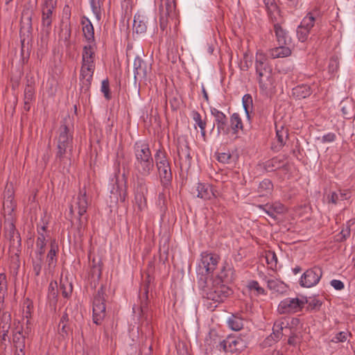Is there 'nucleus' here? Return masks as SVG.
<instances>
[{
	"mask_svg": "<svg viewBox=\"0 0 355 355\" xmlns=\"http://www.w3.org/2000/svg\"><path fill=\"white\" fill-rule=\"evenodd\" d=\"M133 153L136 175L143 179L150 176L155 170V162L149 144L146 141H137L133 145Z\"/></svg>",
	"mask_w": 355,
	"mask_h": 355,
	"instance_id": "obj_1",
	"label": "nucleus"
},
{
	"mask_svg": "<svg viewBox=\"0 0 355 355\" xmlns=\"http://www.w3.org/2000/svg\"><path fill=\"white\" fill-rule=\"evenodd\" d=\"M198 284L203 297L216 304L223 302L232 293V290L220 279H212L209 277H198Z\"/></svg>",
	"mask_w": 355,
	"mask_h": 355,
	"instance_id": "obj_2",
	"label": "nucleus"
},
{
	"mask_svg": "<svg viewBox=\"0 0 355 355\" xmlns=\"http://www.w3.org/2000/svg\"><path fill=\"white\" fill-rule=\"evenodd\" d=\"M95 49L96 44H87L83 49L80 80L81 91L84 93L89 91L92 84L95 70Z\"/></svg>",
	"mask_w": 355,
	"mask_h": 355,
	"instance_id": "obj_3",
	"label": "nucleus"
},
{
	"mask_svg": "<svg viewBox=\"0 0 355 355\" xmlns=\"http://www.w3.org/2000/svg\"><path fill=\"white\" fill-rule=\"evenodd\" d=\"M72 148L73 132L64 122L58 130L55 160L60 163L62 162L67 158L68 152H71Z\"/></svg>",
	"mask_w": 355,
	"mask_h": 355,
	"instance_id": "obj_4",
	"label": "nucleus"
},
{
	"mask_svg": "<svg viewBox=\"0 0 355 355\" xmlns=\"http://www.w3.org/2000/svg\"><path fill=\"white\" fill-rule=\"evenodd\" d=\"M159 27L162 32L166 30L169 20L178 16L177 0H159Z\"/></svg>",
	"mask_w": 355,
	"mask_h": 355,
	"instance_id": "obj_5",
	"label": "nucleus"
},
{
	"mask_svg": "<svg viewBox=\"0 0 355 355\" xmlns=\"http://www.w3.org/2000/svg\"><path fill=\"white\" fill-rule=\"evenodd\" d=\"M247 347V343L240 337L230 336L220 340L216 347L225 353H238Z\"/></svg>",
	"mask_w": 355,
	"mask_h": 355,
	"instance_id": "obj_6",
	"label": "nucleus"
},
{
	"mask_svg": "<svg viewBox=\"0 0 355 355\" xmlns=\"http://www.w3.org/2000/svg\"><path fill=\"white\" fill-rule=\"evenodd\" d=\"M218 261L219 256L218 254L207 252H202L198 266L199 277H209V275L216 269Z\"/></svg>",
	"mask_w": 355,
	"mask_h": 355,
	"instance_id": "obj_7",
	"label": "nucleus"
},
{
	"mask_svg": "<svg viewBox=\"0 0 355 355\" xmlns=\"http://www.w3.org/2000/svg\"><path fill=\"white\" fill-rule=\"evenodd\" d=\"M105 304L104 291L103 287L98 289L94 295L93 300V321L96 324H100L105 317Z\"/></svg>",
	"mask_w": 355,
	"mask_h": 355,
	"instance_id": "obj_8",
	"label": "nucleus"
},
{
	"mask_svg": "<svg viewBox=\"0 0 355 355\" xmlns=\"http://www.w3.org/2000/svg\"><path fill=\"white\" fill-rule=\"evenodd\" d=\"M177 151L179 164L181 169H189L191 165L192 157L189 142L184 137H179L177 141Z\"/></svg>",
	"mask_w": 355,
	"mask_h": 355,
	"instance_id": "obj_9",
	"label": "nucleus"
},
{
	"mask_svg": "<svg viewBox=\"0 0 355 355\" xmlns=\"http://www.w3.org/2000/svg\"><path fill=\"white\" fill-rule=\"evenodd\" d=\"M304 304L303 300L297 297H288L279 302L277 311L280 314H293L302 311Z\"/></svg>",
	"mask_w": 355,
	"mask_h": 355,
	"instance_id": "obj_10",
	"label": "nucleus"
},
{
	"mask_svg": "<svg viewBox=\"0 0 355 355\" xmlns=\"http://www.w3.org/2000/svg\"><path fill=\"white\" fill-rule=\"evenodd\" d=\"M322 276V270L319 267L308 269L302 275L300 284L302 287L310 288L315 286Z\"/></svg>",
	"mask_w": 355,
	"mask_h": 355,
	"instance_id": "obj_11",
	"label": "nucleus"
},
{
	"mask_svg": "<svg viewBox=\"0 0 355 355\" xmlns=\"http://www.w3.org/2000/svg\"><path fill=\"white\" fill-rule=\"evenodd\" d=\"M148 193V187L145 179L140 178L137 180L136 191H135V201L139 210H143L146 207V194Z\"/></svg>",
	"mask_w": 355,
	"mask_h": 355,
	"instance_id": "obj_12",
	"label": "nucleus"
},
{
	"mask_svg": "<svg viewBox=\"0 0 355 355\" xmlns=\"http://www.w3.org/2000/svg\"><path fill=\"white\" fill-rule=\"evenodd\" d=\"M76 205L78 209V214L79 216L78 228V230H80L84 227L85 223L87 221V217L82 218V216L87 212L88 205L86 191H80L77 198Z\"/></svg>",
	"mask_w": 355,
	"mask_h": 355,
	"instance_id": "obj_13",
	"label": "nucleus"
},
{
	"mask_svg": "<svg viewBox=\"0 0 355 355\" xmlns=\"http://www.w3.org/2000/svg\"><path fill=\"white\" fill-rule=\"evenodd\" d=\"M210 112L211 115L214 117L218 134H220L221 132L226 135L228 134L230 128L227 126L228 119L226 115L216 107H211Z\"/></svg>",
	"mask_w": 355,
	"mask_h": 355,
	"instance_id": "obj_14",
	"label": "nucleus"
},
{
	"mask_svg": "<svg viewBox=\"0 0 355 355\" xmlns=\"http://www.w3.org/2000/svg\"><path fill=\"white\" fill-rule=\"evenodd\" d=\"M156 168L162 186L164 189H167L173 179L171 163L158 164Z\"/></svg>",
	"mask_w": 355,
	"mask_h": 355,
	"instance_id": "obj_15",
	"label": "nucleus"
},
{
	"mask_svg": "<svg viewBox=\"0 0 355 355\" xmlns=\"http://www.w3.org/2000/svg\"><path fill=\"white\" fill-rule=\"evenodd\" d=\"M134 78L135 81L145 79L148 73L150 71V67L140 57L137 56L133 63Z\"/></svg>",
	"mask_w": 355,
	"mask_h": 355,
	"instance_id": "obj_16",
	"label": "nucleus"
},
{
	"mask_svg": "<svg viewBox=\"0 0 355 355\" xmlns=\"http://www.w3.org/2000/svg\"><path fill=\"white\" fill-rule=\"evenodd\" d=\"M49 250L46 255L44 271L51 272L55 268L57 263V254L59 251L58 243L55 239L51 240L49 245Z\"/></svg>",
	"mask_w": 355,
	"mask_h": 355,
	"instance_id": "obj_17",
	"label": "nucleus"
},
{
	"mask_svg": "<svg viewBox=\"0 0 355 355\" xmlns=\"http://www.w3.org/2000/svg\"><path fill=\"white\" fill-rule=\"evenodd\" d=\"M255 69L257 78L272 73V69L269 64L266 55L263 53H257Z\"/></svg>",
	"mask_w": 355,
	"mask_h": 355,
	"instance_id": "obj_18",
	"label": "nucleus"
},
{
	"mask_svg": "<svg viewBox=\"0 0 355 355\" xmlns=\"http://www.w3.org/2000/svg\"><path fill=\"white\" fill-rule=\"evenodd\" d=\"M191 194L205 200H210L214 196L211 186L209 184L198 183L197 186L193 187Z\"/></svg>",
	"mask_w": 355,
	"mask_h": 355,
	"instance_id": "obj_19",
	"label": "nucleus"
},
{
	"mask_svg": "<svg viewBox=\"0 0 355 355\" xmlns=\"http://www.w3.org/2000/svg\"><path fill=\"white\" fill-rule=\"evenodd\" d=\"M257 80L260 90L265 94L272 92L276 87L275 78L273 73L257 78Z\"/></svg>",
	"mask_w": 355,
	"mask_h": 355,
	"instance_id": "obj_20",
	"label": "nucleus"
},
{
	"mask_svg": "<svg viewBox=\"0 0 355 355\" xmlns=\"http://www.w3.org/2000/svg\"><path fill=\"white\" fill-rule=\"evenodd\" d=\"M272 23L277 44L290 46L291 44V37H290L288 32L286 29L283 28L278 22H276V19Z\"/></svg>",
	"mask_w": 355,
	"mask_h": 355,
	"instance_id": "obj_21",
	"label": "nucleus"
},
{
	"mask_svg": "<svg viewBox=\"0 0 355 355\" xmlns=\"http://www.w3.org/2000/svg\"><path fill=\"white\" fill-rule=\"evenodd\" d=\"M343 117L346 119L355 118V102L352 98H345L340 103Z\"/></svg>",
	"mask_w": 355,
	"mask_h": 355,
	"instance_id": "obj_22",
	"label": "nucleus"
},
{
	"mask_svg": "<svg viewBox=\"0 0 355 355\" xmlns=\"http://www.w3.org/2000/svg\"><path fill=\"white\" fill-rule=\"evenodd\" d=\"M3 305L0 304V336L3 340H6L11 325V315L7 311L2 312Z\"/></svg>",
	"mask_w": 355,
	"mask_h": 355,
	"instance_id": "obj_23",
	"label": "nucleus"
},
{
	"mask_svg": "<svg viewBox=\"0 0 355 355\" xmlns=\"http://www.w3.org/2000/svg\"><path fill=\"white\" fill-rule=\"evenodd\" d=\"M81 24L84 37L88 44H96L94 28L90 20L88 18L83 17L81 20Z\"/></svg>",
	"mask_w": 355,
	"mask_h": 355,
	"instance_id": "obj_24",
	"label": "nucleus"
},
{
	"mask_svg": "<svg viewBox=\"0 0 355 355\" xmlns=\"http://www.w3.org/2000/svg\"><path fill=\"white\" fill-rule=\"evenodd\" d=\"M288 323L284 321H277L275 322L272 328V334L266 340V344L270 345V340L275 342L279 340L284 334L283 331L288 329Z\"/></svg>",
	"mask_w": 355,
	"mask_h": 355,
	"instance_id": "obj_25",
	"label": "nucleus"
},
{
	"mask_svg": "<svg viewBox=\"0 0 355 355\" xmlns=\"http://www.w3.org/2000/svg\"><path fill=\"white\" fill-rule=\"evenodd\" d=\"M268 53L272 59L286 58L291 55V49L289 46L278 45L269 49Z\"/></svg>",
	"mask_w": 355,
	"mask_h": 355,
	"instance_id": "obj_26",
	"label": "nucleus"
},
{
	"mask_svg": "<svg viewBox=\"0 0 355 355\" xmlns=\"http://www.w3.org/2000/svg\"><path fill=\"white\" fill-rule=\"evenodd\" d=\"M275 128L277 143L272 148L279 150L284 146L286 141L288 137V129L284 128L283 125H281L280 128H279L277 124H276Z\"/></svg>",
	"mask_w": 355,
	"mask_h": 355,
	"instance_id": "obj_27",
	"label": "nucleus"
},
{
	"mask_svg": "<svg viewBox=\"0 0 355 355\" xmlns=\"http://www.w3.org/2000/svg\"><path fill=\"white\" fill-rule=\"evenodd\" d=\"M55 19V16L42 14V39H47L51 32L52 22Z\"/></svg>",
	"mask_w": 355,
	"mask_h": 355,
	"instance_id": "obj_28",
	"label": "nucleus"
},
{
	"mask_svg": "<svg viewBox=\"0 0 355 355\" xmlns=\"http://www.w3.org/2000/svg\"><path fill=\"white\" fill-rule=\"evenodd\" d=\"M259 207L273 219L277 218V214H282L284 211V206L281 203H275L272 205L267 204L259 205Z\"/></svg>",
	"mask_w": 355,
	"mask_h": 355,
	"instance_id": "obj_29",
	"label": "nucleus"
},
{
	"mask_svg": "<svg viewBox=\"0 0 355 355\" xmlns=\"http://www.w3.org/2000/svg\"><path fill=\"white\" fill-rule=\"evenodd\" d=\"M264 279L268 288L272 292L278 293L286 292L287 286L283 282L277 279L268 278L266 276L264 277Z\"/></svg>",
	"mask_w": 355,
	"mask_h": 355,
	"instance_id": "obj_30",
	"label": "nucleus"
},
{
	"mask_svg": "<svg viewBox=\"0 0 355 355\" xmlns=\"http://www.w3.org/2000/svg\"><path fill=\"white\" fill-rule=\"evenodd\" d=\"M234 279V270L233 268L227 263L223 266L220 272L218 275L216 279H220L221 283L230 282Z\"/></svg>",
	"mask_w": 355,
	"mask_h": 355,
	"instance_id": "obj_31",
	"label": "nucleus"
},
{
	"mask_svg": "<svg viewBox=\"0 0 355 355\" xmlns=\"http://www.w3.org/2000/svg\"><path fill=\"white\" fill-rule=\"evenodd\" d=\"M33 10L30 8L24 9L21 17V28L26 29L28 31L32 29V18Z\"/></svg>",
	"mask_w": 355,
	"mask_h": 355,
	"instance_id": "obj_32",
	"label": "nucleus"
},
{
	"mask_svg": "<svg viewBox=\"0 0 355 355\" xmlns=\"http://www.w3.org/2000/svg\"><path fill=\"white\" fill-rule=\"evenodd\" d=\"M9 252L12 257H15L17 259L21 252V239L20 235H15V238L9 241Z\"/></svg>",
	"mask_w": 355,
	"mask_h": 355,
	"instance_id": "obj_33",
	"label": "nucleus"
},
{
	"mask_svg": "<svg viewBox=\"0 0 355 355\" xmlns=\"http://www.w3.org/2000/svg\"><path fill=\"white\" fill-rule=\"evenodd\" d=\"M153 159L156 166H157L158 164H164V163L166 164L170 162L167 153L162 145H159V148L156 149Z\"/></svg>",
	"mask_w": 355,
	"mask_h": 355,
	"instance_id": "obj_34",
	"label": "nucleus"
},
{
	"mask_svg": "<svg viewBox=\"0 0 355 355\" xmlns=\"http://www.w3.org/2000/svg\"><path fill=\"white\" fill-rule=\"evenodd\" d=\"M133 30L137 33H144L147 30L146 18L141 15H135L133 23Z\"/></svg>",
	"mask_w": 355,
	"mask_h": 355,
	"instance_id": "obj_35",
	"label": "nucleus"
},
{
	"mask_svg": "<svg viewBox=\"0 0 355 355\" xmlns=\"http://www.w3.org/2000/svg\"><path fill=\"white\" fill-rule=\"evenodd\" d=\"M311 89L307 85H298L293 89V94L297 98H305L311 94Z\"/></svg>",
	"mask_w": 355,
	"mask_h": 355,
	"instance_id": "obj_36",
	"label": "nucleus"
},
{
	"mask_svg": "<svg viewBox=\"0 0 355 355\" xmlns=\"http://www.w3.org/2000/svg\"><path fill=\"white\" fill-rule=\"evenodd\" d=\"M46 239L43 233L39 234L35 243V249L33 254L43 256L46 251Z\"/></svg>",
	"mask_w": 355,
	"mask_h": 355,
	"instance_id": "obj_37",
	"label": "nucleus"
},
{
	"mask_svg": "<svg viewBox=\"0 0 355 355\" xmlns=\"http://www.w3.org/2000/svg\"><path fill=\"white\" fill-rule=\"evenodd\" d=\"M230 127L233 134L236 135L240 130H243L242 119L238 113H234L230 116Z\"/></svg>",
	"mask_w": 355,
	"mask_h": 355,
	"instance_id": "obj_38",
	"label": "nucleus"
},
{
	"mask_svg": "<svg viewBox=\"0 0 355 355\" xmlns=\"http://www.w3.org/2000/svg\"><path fill=\"white\" fill-rule=\"evenodd\" d=\"M227 324H228V327L232 330L239 331L243 327V320L241 317H239L236 315H232L227 320Z\"/></svg>",
	"mask_w": 355,
	"mask_h": 355,
	"instance_id": "obj_39",
	"label": "nucleus"
},
{
	"mask_svg": "<svg viewBox=\"0 0 355 355\" xmlns=\"http://www.w3.org/2000/svg\"><path fill=\"white\" fill-rule=\"evenodd\" d=\"M44 263V257L33 254L32 257L33 271L35 276H39L41 273Z\"/></svg>",
	"mask_w": 355,
	"mask_h": 355,
	"instance_id": "obj_40",
	"label": "nucleus"
},
{
	"mask_svg": "<svg viewBox=\"0 0 355 355\" xmlns=\"http://www.w3.org/2000/svg\"><path fill=\"white\" fill-rule=\"evenodd\" d=\"M8 291V282L5 273H0V304H3Z\"/></svg>",
	"mask_w": 355,
	"mask_h": 355,
	"instance_id": "obj_41",
	"label": "nucleus"
},
{
	"mask_svg": "<svg viewBox=\"0 0 355 355\" xmlns=\"http://www.w3.org/2000/svg\"><path fill=\"white\" fill-rule=\"evenodd\" d=\"M266 7L268 10V16L272 22L275 21L276 17L275 14H278V9L277 5L275 3L274 0H264Z\"/></svg>",
	"mask_w": 355,
	"mask_h": 355,
	"instance_id": "obj_42",
	"label": "nucleus"
},
{
	"mask_svg": "<svg viewBox=\"0 0 355 355\" xmlns=\"http://www.w3.org/2000/svg\"><path fill=\"white\" fill-rule=\"evenodd\" d=\"M284 166L282 160L277 157H274L265 163V168L268 171H274L281 168Z\"/></svg>",
	"mask_w": 355,
	"mask_h": 355,
	"instance_id": "obj_43",
	"label": "nucleus"
},
{
	"mask_svg": "<svg viewBox=\"0 0 355 355\" xmlns=\"http://www.w3.org/2000/svg\"><path fill=\"white\" fill-rule=\"evenodd\" d=\"M57 282H51L49 284L48 288V300L51 303L55 304L57 302V297H58V289H57Z\"/></svg>",
	"mask_w": 355,
	"mask_h": 355,
	"instance_id": "obj_44",
	"label": "nucleus"
},
{
	"mask_svg": "<svg viewBox=\"0 0 355 355\" xmlns=\"http://www.w3.org/2000/svg\"><path fill=\"white\" fill-rule=\"evenodd\" d=\"M315 21V18L313 16V13L309 12L302 20L300 23V26L305 29L311 31L312 28L314 26V23Z\"/></svg>",
	"mask_w": 355,
	"mask_h": 355,
	"instance_id": "obj_45",
	"label": "nucleus"
},
{
	"mask_svg": "<svg viewBox=\"0 0 355 355\" xmlns=\"http://www.w3.org/2000/svg\"><path fill=\"white\" fill-rule=\"evenodd\" d=\"M5 236L10 241L15 238V235H20L16 230L15 226L12 222L5 224L4 226Z\"/></svg>",
	"mask_w": 355,
	"mask_h": 355,
	"instance_id": "obj_46",
	"label": "nucleus"
},
{
	"mask_svg": "<svg viewBox=\"0 0 355 355\" xmlns=\"http://www.w3.org/2000/svg\"><path fill=\"white\" fill-rule=\"evenodd\" d=\"M265 259L270 268L273 269L274 268H276L277 264V257L274 252H266Z\"/></svg>",
	"mask_w": 355,
	"mask_h": 355,
	"instance_id": "obj_47",
	"label": "nucleus"
},
{
	"mask_svg": "<svg viewBox=\"0 0 355 355\" xmlns=\"http://www.w3.org/2000/svg\"><path fill=\"white\" fill-rule=\"evenodd\" d=\"M243 107L248 117L250 116V107H252V98L249 94H245L242 98Z\"/></svg>",
	"mask_w": 355,
	"mask_h": 355,
	"instance_id": "obj_48",
	"label": "nucleus"
},
{
	"mask_svg": "<svg viewBox=\"0 0 355 355\" xmlns=\"http://www.w3.org/2000/svg\"><path fill=\"white\" fill-rule=\"evenodd\" d=\"M35 99V89L31 85H27L24 89V101L32 103Z\"/></svg>",
	"mask_w": 355,
	"mask_h": 355,
	"instance_id": "obj_49",
	"label": "nucleus"
},
{
	"mask_svg": "<svg viewBox=\"0 0 355 355\" xmlns=\"http://www.w3.org/2000/svg\"><path fill=\"white\" fill-rule=\"evenodd\" d=\"M217 159L223 164H231L234 162V157L230 152L218 153Z\"/></svg>",
	"mask_w": 355,
	"mask_h": 355,
	"instance_id": "obj_50",
	"label": "nucleus"
},
{
	"mask_svg": "<svg viewBox=\"0 0 355 355\" xmlns=\"http://www.w3.org/2000/svg\"><path fill=\"white\" fill-rule=\"evenodd\" d=\"M309 33H310L309 31L302 27L300 25L298 26V27L297 28V36L298 40L300 42H305L307 40Z\"/></svg>",
	"mask_w": 355,
	"mask_h": 355,
	"instance_id": "obj_51",
	"label": "nucleus"
},
{
	"mask_svg": "<svg viewBox=\"0 0 355 355\" xmlns=\"http://www.w3.org/2000/svg\"><path fill=\"white\" fill-rule=\"evenodd\" d=\"M248 287L250 291H257V294H258V295L266 294L265 290L259 286L258 282H257V281H254V280L250 281L248 282Z\"/></svg>",
	"mask_w": 355,
	"mask_h": 355,
	"instance_id": "obj_52",
	"label": "nucleus"
},
{
	"mask_svg": "<svg viewBox=\"0 0 355 355\" xmlns=\"http://www.w3.org/2000/svg\"><path fill=\"white\" fill-rule=\"evenodd\" d=\"M272 183L268 179H264L262 182L259 183L258 191L261 193L264 191H269L272 189Z\"/></svg>",
	"mask_w": 355,
	"mask_h": 355,
	"instance_id": "obj_53",
	"label": "nucleus"
},
{
	"mask_svg": "<svg viewBox=\"0 0 355 355\" xmlns=\"http://www.w3.org/2000/svg\"><path fill=\"white\" fill-rule=\"evenodd\" d=\"M58 331L62 338H66L72 330L68 323H59Z\"/></svg>",
	"mask_w": 355,
	"mask_h": 355,
	"instance_id": "obj_54",
	"label": "nucleus"
},
{
	"mask_svg": "<svg viewBox=\"0 0 355 355\" xmlns=\"http://www.w3.org/2000/svg\"><path fill=\"white\" fill-rule=\"evenodd\" d=\"M304 302L308 304L309 307L311 308V309H318L321 306L322 304V301L315 297H309Z\"/></svg>",
	"mask_w": 355,
	"mask_h": 355,
	"instance_id": "obj_55",
	"label": "nucleus"
},
{
	"mask_svg": "<svg viewBox=\"0 0 355 355\" xmlns=\"http://www.w3.org/2000/svg\"><path fill=\"white\" fill-rule=\"evenodd\" d=\"M60 290L62 291V296L65 298H69L72 293L73 287L70 283H67V284H61Z\"/></svg>",
	"mask_w": 355,
	"mask_h": 355,
	"instance_id": "obj_56",
	"label": "nucleus"
},
{
	"mask_svg": "<svg viewBox=\"0 0 355 355\" xmlns=\"http://www.w3.org/2000/svg\"><path fill=\"white\" fill-rule=\"evenodd\" d=\"M104 0H90V3L93 12L96 15L101 13V7L103 3Z\"/></svg>",
	"mask_w": 355,
	"mask_h": 355,
	"instance_id": "obj_57",
	"label": "nucleus"
},
{
	"mask_svg": "<svg viewBox=\"0 0 355 355\" xmlns=\"http://www.w3.org/2000/svg\"><path fill=\"white\" fill-rule=\"evenodd\" d=\"M101 92L104 94V96L106 99L110 100L111 98V94L110 92V83L108 79H105L102 81Z\"/></svg>",
	"mask_w": 355,
	"mask_h": 355,
	"instance_id": "obj_58",
	"label": "nucleus"
},
{
	"mask_svg": "<svg viewBox=\"0 0 355 355\" xmlns=\"http://www.w3.org/2000/svg\"><path fill=\"white\" fill-rule=\"evenodd\" d=\"M192 117L193 121L196 122V124L198 125L199 128L206 127V121L202 119L201 115L197 111L192 112Z\"/></svg>",
	"mask_w": 355,
	"mask_h": 355,
	"instance_id": "obj_59",
	"label": "nucleus"
},
{
	"mask_svg": "<svg viewBox=\"0 0 355 355\" xmlns=\"http://www.w3.org/2000/svg\"><path fill=\"white\" fill-rule=\"evenodd\" d=\"M3 207L10 209L11 211L14 209L13 205V196L10 191H8V196L6 197V193L4 194Z\"/></svg>",
	"mask_w": 355,
	"mask_h": 355,
	"instance_id": "obj_60",
	"label": "nucleus"
},
{
	"mask_svg": "<svg viewBox=\"0 0 355 355\" xmlns=\"http://www.w3.org/2000/svg\"><path fill=\"white\" fill-rule=\"evenodd\" d=\"M56 6L42 5V14L55 16Z\"/></svg>",
	"mask_w": 355,
	"mask_h": 355,
	"instance_id": "obj_61",
	"label": "nucleus"
},
{
	"mask_svg": "<svg viewBox=\"0 0 355 355\" xmlns=\"http://www.w3.org/2000/svg\"><path fill=\"white\" fill-rule=\"evenodd\" d=\"M348 334L347 332L340 331L335 336L332 340L336 343L345 342L347 338Z\"/></svg>",
	"mask_w": 355,
	"mask_h": 355,
	"instance_id": "obj_62",
	"label": "nucleus"
},
{
	"mask_svg": "<svg viewBox=\"0 0 355 355\" xmlns=\"http://www.w3.org/2000/svg\"><path fill=\"white\" fill-rule=\"evenodd\" d=\"M336 138V136L334 132H329L322 137V141L323 143L333 142L335 141Z\"/></svg>",
	"mask_w": 355,
	"mask_h": 355,
	"instance_id": "obj_63",
	"label": "nucleus"
},
{
	"mask_svg": "<svg viewBox=\"0 0 355 355\" xmlns=\"http://www.w3.org/2000/svg\"><path fill=\"white\" fill-rule=\"evenodd\" d=\"M330 284L336 290L340 291L344 288V284L340 280L333 279L330 282Z\"/></svg>",
	"mask_w": 355,
	"mask_h": 355,
	"instance_id": "obj_64",
	"label": "nucleus"
}]
</instances>
